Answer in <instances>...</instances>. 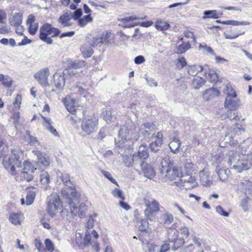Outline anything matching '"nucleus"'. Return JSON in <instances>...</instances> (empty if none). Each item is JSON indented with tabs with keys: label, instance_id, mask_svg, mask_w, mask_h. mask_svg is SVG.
I'll return each instance as SVG.
<instances>
[{
	"label": "nucleus",
	"instance_id": "64",
	"mask_svg": "<svg viewBox=\"0 0 252 252\" xmlns=\"http://www.w3.org/2000/svg\"><path fill=\"white\" fill-rule=\"evenodd\" d=\"M194 249V246L193 244H190L188 246H186L184 247V248L182 249L180 252H192L193 250Z\"/></svg>",
	"mask_w": 252,
	"mask_h": 252
},
{
	"label": "nucleus",
	"instance_id": "15",
	"mask_svg": "<svg viewBox=\"0 0 252 252\" xmlns=\"http://www.w3.org/2000/svg\"><path fill=\"white\" fill-rule=\"evenodd\" d=\"M161 167L160 169L161 173L164 174L172 168L173 166V162L170 160V158L166 157L162 159L161 162Z\"/></svg>",
	"mask_w": 252,
	"mask_h": 252
},
{
	"label": "nucleus",
	"instance_id": "63",
	"mask_svg": "<svg viewBox=\"0 0 252 252\" xmlns=\"http://www.w3.org/2000/svg\"><path fill=\"white\" fill-rule=\"evenodd\" d=\"M67 118L70 122V124L72 125L75 124L79 120V119L75 116V114L68 115L67 116Z\"/></svg>",
	"mask_w": 252,
	"mask_h": 252
},
{
	"label": "nucleus",
	"instance_id": "16",
	"mask_svg": "<svg viewBox=\"0 0 252 252\" xmlns=\"http://www.w3.org/2000/svg\"><path fill=\"white\" fill-rule=\"evenodd\" d=\"M224 104L225 108H228L230 110H235L238 107L237 99L236 97L233 96H226Z\"/></svg>",
	"mask_w": 252,
	"mask_h": 252
},
{
	"label": "nucleus",
	"instance_id": "42",
	"mask_svg": "<svg viewBox=\"0 0 252 252\" xmlns=\"http://www.w3.org/2000/svg\"><path fill=\"white\" fill-rule=\"evenodd\" d=\"M223 93L227 95V96L236 97V94L230 85H226L224 88Z\"/></svg>",
	"mask_w": 252,
	"mask_h": 252
},
{
	"label": "nucleus",
	"instance_id": "28",
	"mask_svg": "<svg viewBox=\"0 0 252 252\" xmlns=\"http://www.w3.org/2000/svg\"><path fill=\"white\" fill-rule=\"evenodd\" d=\"M230 131L228 133V135L231 138L233 136L241 135L245 131V129L240 127H230Z\"/></svg>",
	"mask_w": 252,
	"mask_h": 252
},
{
	"label": "nucleus",
	"instance_id": "56",
	"mask_svg": "<svg viewBox=\"0 0 252 252\" xmlns=\"http://www.w3.org/2000/svg\"><path fill=\"white\" fill-rule=\"evenodd\" d=\"M45 246H46V248L47 249V250L50 252H52L54 251V244L52 243V242L51 241L50 239H46L45 240Z\"/></svg>",
	"mask_w": 252,
	"mask_h": 252
},
{
	"label": "nucleus",
	"instance_id": "46",
	"mask_svg": "<svg viewBox=\"0 0 252 252\" xmlns=\"http://www.w3.org/2000/svg\"><path fill=\"white\" fill-rule=\"evenodd\" d=\"M204 14L205 15L203 17L204 19L206 18L218 19L219 17L217 14V10H215L205 11L204 12Z\"/></svg>",
	"mask_w": 252,
	"mask_h": 252
},
{
	"label": "nucleus",
	"instance_id": "29",
	"mask_svg": "<svg viewBox=\"0 0 252 252\" xmlns=\"http://www.w3.org/2000/svg\"><path fill=\"white\" fill-rule=\"evenodd\" d=\"M179 232L174 228H169L167 231V238L168 241L172 242L178 237Z\"/></svg>",
	"mask_w": 252,
	"mask_h": 252
},
{
	"label": "nucleus",
	"instance_id": "53",
	"mask_svg": "<svg viewBox=\"0 0 252 252\" xmlns=\"http://www.w3.org/2000/svg\"><path fill=\"white\" fill-rule=\"evenodd\" d=\"M9 220L15 225L20 224L19 215L17 214L11 215L9 217Z\"/></svg>",
	"mask_w": 252,
	"mask_h": 252
},
{
	"label": "nucleus",
	"instance_id": "62",
	"mask_svg": "<svg viewBox=\"0 0 252 252\" xmlns=\"http://www.w3.org/2000/svg\"><path fill=\"white\" fill-rule=\"evenodd\" d=\"M155 213L156 212H154V211H153V210H152V209L149 208H147L144 211L145 215L149 219H152V217H153L154 213Z\"/></svg>",
	"mask_w": 252,
	"mask_h": 252
},
{
	"label": "nucleus",
	"instance_id": "23",
	"mask_svg": "<svg viewBox=\"0 0 252 252\" xmlns=\"http://www.w3.org/2000/svg\"><path fill=\"white\" fill-rule=\"evenodd\" d=\"M101 115L103 119L108 124H109L111 122H113L115 121L116 117L114 116H112V113L111 110H106L103 111Z\"/></svg>",
	"mask_w": 252,
	"mask_h": 252
},
{
	"label": "nucleus",
	"instance_id": "40",
	"mask_svg": "<svg viewBox=\"0 0 252 252\" xmlns=\"http://www.w3.org/2000/svg\"><path fill=\"white\" fill-rule=\"evenodd\" d=\"M25 138L29 140V143L32 146H36L39 144L37 138L31 135L29 131L27 130L26 131Z\"/></svg>",
	"mask_w": 252,
	"mask_h": 252
},
{
	"label": "nucleus",
	"instance_id": "48",
	"mask_svg": "<svg viewBox=\"0 0 252 252\" xmlns=\"http://www.w3.org/2000/svg\"><path fill=\"white\" fill-rule=\"evenodd\" d=\"M162 218L164 224H170L173 221V217L172 215L169 213H166L162 215Z\"/></svg>",
	"mask_w": 252,
	"mask_h": 252
},
{
	"label": "nucleus",
	"instance_id": "21",
	"mask_svg": "<svg viewBox=\"0 0 252 252\" xmlns=\"http://www.w3.org/2000/svg\"><path fill=\"white\" fill-rule=\"evenodd\" d=\"M55 85L58 89H62L65 84V79L63 75L55 74L54 75Z\"/></svg>",
	"mask_w": 252,
	"mask_h": 252
},
{
	"label": "nucleus",
	"instance_id": "61",
	"mask_svg": "<svg viewBox=\"0 0 252 252\" xmlns=\"http://www.w3.org/2000/svg\"><path fill=\"white\" fill-rule=\"evenodd\" d=\"M250 198L248 197H245L241 203V206L242 207L244 211H247L248 210V204L249 202Z\"/></svg>",
	"mask_w": 252,
	"mask_h": 252
},
{
	"label": "nucleus",
	"instance_id": "34",
	"mask_svg": "<svg viewBox=\"0 0 252 252\" xmlns=\"http://www.w3.org/2000/svg\"><path fill=\"white\" fill-rule=\"evenodd\" d=\"M138 156L141 159H146L149 157L148 149L146 146L141 145L139 147Z\"/></svg>",
	"mask_w": 252,
	"mask_h": 252
},
{
	"label": "nucleus",
	"instance_id": "38",
	"mask_svg": "<svg viewBox=\"0 0 252 252\" xmlns=\"http://www.w3.org/2000/svg\"><path fill=\"white\" fill-rule=\"evenodd\" d=\"M85 65L86 63L83 61L71 62L69 63V67L74 69L82 68Z\"/></svg>",
	"mask_w": 252,
	"mask_h": 252
},
{
	"label": "nucleus",
	"instance_id": "27",
	"mask_svg": "<svg viewBox=\"0 0 252 252\" xmlns=\"http://www.w3.org/2000/svg\"><path fill=\"white\" fill-rule=\"evenodd\" d=\"M183 39H181L180 42H178V46L177 47V53L178 54H182L185 53L187 50L190 48V45L189 43L188 42L187 43H184L182 41Z\"/></svg>",
	"mask_w": 252,
	"mask_h": 252
},
{
	"label": "nucleus",
	"instance_id": "54",
	"mask_svg": "<svg viewBox=\"0 0 252 252\" xmlns=\"http://www.w3.org/2000/svg\"><path fill=\"white\" fill-rule=\"evenodd\" d=\"M64 184L67 187L69 188L70 189V196L69 197H72V193L73 192L74 193H76L79 196V194L76 191V189H75V186L72 183V182L69 180L66 183H64Z\"/></svg>",
	"mask_w": 252,
	"mask_h": 252
},
{
	"label": "nucleus",
	"instance_id": "25",
	"mask_svg": "<svg viewBox=\"0 0 252 252\" xmlns=\"http://www.w3.org/2000/svg\"><path fill=\"white\" fill-rule=\"evenodd\" d=\"M203 71V67L199 65H193L188 66V73L191 76H196L199 72Z\"/></svg>",
	"mask_w": 252,
	"mask_h": 252
},
{
	"label": "nucleus",
	"instance_id": "50",
	"mask_svg": "<svg viewBox=\"0 0 252 252\" xmlns=\"http://www.w3.org/2000/svg\"><path fill=\"white\" fill-rule=\"evenodd\" d=\"M102 40V44L103 43H111L110 39L113 37V35L111 32H106L99 35Z\"/></svg>",
	"mask_w": 252,
	"mask_h": 252
},
{
	"label": "nucleus",
	"instance_id": "60",
	"mask_svg": "<svg viewBox=\"0 0 252 252\" xmlns=\"http://www.w3.org/2000/svg\"><path fill=\"white\" fill-rule=\"evenodd\" d=\"M216 210L217 212L220 214L221 216H223L226 217L229 216V213L227 212H225L221 206H218L216 208Z\"/></svg>",
	"mask_w": 252,
	"mask_h": 252
},
{
	"label": "nucleus",
	"instance_id": "49",
	"mask_svg": "<svg viewBox=\"0 0 252 252\" xmlns=\"http://www.w3.org/2000/svg\"><path fill=\"white\" fill-rule=\"evenodd\" d=\"M85 126H95L98 124V118L94 116H93L86 120L85 122Z\"/></svg>",
	"mask_w": 252,
	"mask_h": 252
},
{
	"label": "nucleus",
	"instance_id": "4",
	"mask_svg": "<svg viewBox=\"0 0 252 252\" xmlns=\"http://www.w3.org/2000/svg\"><path fill=\"white\" fill-rule=\"evenodd\" d=\"M39 32L40 39L48 44H52L53 40L51 37L58 36L61 33V31L53 27L50 24L45 23L40 28Z\"/></svg>",
	"mask_w": 252,
	"mask_h": 252
},
{
	"label": "nucleus",
	"instance_id": "6",
	"mask_svg": "<svg viewBox=\"0 0 252 252\" xmlns=\"http://www.w3.org/2000/svg\"><path fill=\"white\" fill-rule=\"evenodd\" d=\"M47 199V212L50 217L53 218L62 207V203L57 193L51 194L48 197Z\"/></svg>",
	"mask_w": 252,
	"mask_h": 252
},
{
	"label": "nucleus",
	"instance_id": "36",
	"mask_svg": "<svg viewBox=\"0 0 252 252\" xmlns=\"http://www.w3.org/2000/svg\"><path fill=\"white\" fill-rule=\"evenodd\" d=\"M77 214L80 218H84L86 215V212L87 210V206L83 203L77 204Z\"/></svg>",
	"mask_w": 252,
	"mask_h": 252
},
{
	"label": "nucleus",
	"instance_id": "59",
	"mask_svg": "<svg viewBox=\"0 0 252 252\" xmlns=\"http://www.w3.org/2000/svg\"><path fill=\"white\" fill-rule=\"evenodd\" d=\"M12 80L11 78L8 76H4V79L2 81V84L6 87L9 88L11 86Z\"/></svg>",
	"mask_w": 252,
	"mask_h": 252
},
{
	"label": "nucleus",
	"instance_id": "31",
	"mask_svg": "<svg viewBox=\"0 0 252 252\" xmlns=\"http://www.w3.org/2000/svg\"><path fill=\"white\" fill-rule=\"evenodd\" d=\"M153 138L154 139V141L153 142L155 145L157 146L161 147L163 143V135L160 132H158L157 133L153 134Z\"/></svg>",
	"mask_w": 252,
	"mask_h": 252
},
{
	"label": "nucleus",
	"instance_id": "22",
	"mask_svg": "<svg viewBox=\"0 0 252 252\" xmlns=\"http://www.w3.org/2000/svg\"><path fill=\"white\" fill-rule=\"evenodd\" d=\"M240 186L245 190V193L251 194L252 192V183L249 180L245 179L240 183Z\"/></svg>",
	"mask_w": 252,
	"mask_h": 252
},
{
	"label": "nucleus",
	"instance_id": "8",
	"mask_svg": "<svg viewBox=\"0 0 252 252\" xmlns=\"http://www.w3.org/2000/svg\"><path fill=\"white\" fill-rule=\"evenodd\" d=\"M177 136L176 132L175 133L174 135L171 134L170 136V139L171 141L169 143V147L171 151L174 154L179 152L180 147L181 145V143Z\"/></svg>",
	"mask_w": 252,
	"mask_h": 252
},
{
	"label": "nucleus",
	"instance_id": "37",
	"mask_svg": "<svg viewBox=\"0 0 252 252\" xmlns=\"http://www.w3.org/2000/svg\"><path fill=\"white\" fill-rule=\"evenodd\" d=\"M181 181L183 183V184L189 183L193 181L192 183L193 186H197L198 185V183L196 182L195 177H192L189 175L182 177Z\"/></svg>",
	"mask_w": 252,
	"mask_h": 252
},
{
	"label": "nucleus",
	"instance_id": "32",
	"mask_svg": "<svg viewBox=\"0 0 252 252\" xmlns=\"http://www.w3.org/2000/svg\"><path fill=\"white\" fill-rule=\"evenodd\" d=\"M179 174V170L173 166L171 169H170L169 171L165 173V176L169 179L173 180L175 179L176 177H178Z\"/></svg>",
	"mask_w": 252,
	"mask_h": 252
},
{
	"label": "nucleus",
	"instance_id": "45",
	"mask_svg": "<svg viewBox=\"0 0 252 252\" xmlns=\"http://www.w3.org/2000/svg\"><path fill=\"white\" fill-rule=\"evenodd\" d=\"M22 171H30L33 173L36 168H34L32 164L28 160H25L23 162V168Z\"/></svg>",
	"mask_w": 252,
	"mask_h": 252
},
{
	"label": "nucleus",
	"instance_id": "1",
	"mask_svg": "<svg viewBox=\"0 0 252 252\" xmlns=\"http://www.w3.org/2000/svg\"><path fill=\"white\" fill-rule=\"evenodd\" d=\"M228 163L238 172L250 169L252 166V157L249 155H239L231 152L229 153Z\"/></svg>",
	"mask_w": 252,
	"mask_h": 252
},
{
	"label": "nucleus",
	"instance_id": "41",
	"mask_svg": "<svg viewBox=\"0 0 252 252\" xmlns=\"http://www.w3.org/2000/svg\"><path fill=\"white\" fill-rule=\"evenodd\" d=\"M228 172L229 170L226 169H220L217 171V174L220 180L224 181L228 178Z\"/></svg>",
	"mask_w": 252,
	"mask_h": 252
},
{
	"label": "nucleus",
	"instance_id": "39",
	"mask_svg": "<svg viewBox=\"0 0 252 252\" xmlns=\"http://www.w3.org/2000/svg\"><path fill=\"white\" fill-rule=\"evenodd\" d=\"M139 230L145 232L149 228V222L146 219H142L138 222Z\"/></svg>",
	"mask_w": 252,
	"mask_h": 252
},
{
	"label": "nucleus",
	"instance_id": "11",
	"mask_svg": "<svg viewBox=\"0 0 252 252\" xmlns=\"http://www.w3.org/2000/svg\"><path fill=\"white\" fill-rule=\"evenodd\" d=\"M63 102L67 111L72 115L75 114L76 112V100L70 96H66L63 99Z\"/></svg>",
	"mask_w": 252,
	"mask_h": 252
},
{
	"label": "nucleus",
	"instance_id": "33",
	"mask_svg": "<svg viewBox=\"0 0 252 252\" xmlns=\"http://www.w3.org/2000/svg\"><path fill=\"white\" fill-rule=\"evenodd\" d=\"M206 76L211 82H217L219 80V77L217 72L214 70H210L207 73H205Z\"/></svg>",
	"mask_w": 252,
	"mask_h": 252
},
{
	"label": "nucleus",
	"instance_id": "26",
	"mask_svg": "<svg viewBox=\"0 0 252 252\" xmlns=\"http://www.w3.org/2000/svg\"><path fill=\"white\" fill-rule=\"evenodd\" d=\"M205 82L206 81L203 78L196 76L192 80V85L194 89L198 90L202 86Z\"/></svg>",
	"mask_w": 252,
	"mask_h": 252
},
{
	"label": "nucleus",
	"instance_id": "47",
	"mask_svg": "<svg viewBox=\"0 0 252 252\" xmlns=\"http://www.w3.org/2000/svg\"><path fill=\"white\" fill-rule=\"evenodd\" d=\"M40 182L42 185H48L50 180V178L49 174L47 172H43L40 175Z\"/></svg>",
	"mask_w": 252,
	"mask_h": 252
},
{
	"label": "nucleus",
	"instance_id": "24",
	"mask_svg": "<svg viewBox=\"0 0 252 252\" xmlns=\"http://www.w3.org/2000/svg\"><path fill=\"white\" fill-rule=\"evenodd\" d=\"M101 40L99 35H96L92 37H88L86 43L88 45L94 47L98 45L100 46L102 44V40Z\"/></svg>",
	"mask_w": 252,
	"mask_h": 252
},
{
	"label": "nucleus",
	"instance_id": "10",
	"mask_svg": "<svg viewBox=\"0 0 252 252\" xmlns=\"http://www.w3.org/2000/svg\"><path fill=\"white\" fill-rule=\"evenodd\" d=\"M27 25L29 26V33L32 35H34L38 28V23L35 22V17L30 14L28 16L27 20Z\"/></svg>",
	"mask_w": 252,
	"mask_h": 252
},
{
	"label": "nucleus",
	"instance_id": "12",
	"mask_svg": "<svg viewBox=\"0 0 252 252\" xmlns=\"http://www.w3.org/2000/svg\"><path fill=\"white\" fill-rule=\"evenodd\" d=\"M141 169L145 176L149 179H153L156 175L154 169L145 161H142L141 163Z\"/></svg>",
	"mask_w": 252,
	"mask_h": 252
},
{
	"label": "nucleus",
	"instance_id": "43",
	"mask_svg": "<svg viewBox=\"0 0 252 252\" xmlns=\"http://www.w3.org/2000/svg\"><path fill=\"white\" fill-rule=\"evenodd\" d=\"M172 243L174 244L172 247V250L175 251L184 244L185 241L183 238L178 237L175 241H173Z\"/></svg>",
	"mask_w": 252,
	"mask_h": 252
},
{
	"label": "nucleus",
	"instance_id": "17",
	"mask_svg": "<svg viewBox=\"0 0 252 252\" xmlns=\"http://www.w3.org/2000/svg\"><path fill=\"white\" fill-rule=\"evenodd\" d=\"M220 91L216 88H209L204 91L203 94V98L206 101L212 99L220 95Z\"/></svg>",
	"mask_w": 252,
	"mask_h": 252
},
{
	"label": "nucleus",
	"instance_id": "52",
	"mask_svg": "<svg viewBox=\"0 0 252 252\" xmlns=\"http://www.w3.org/2000/svg\"><path fill=\"white\" fill-rule=\"evenodd\" d=\"M128 127H121L119 130V135L122 139H126L129 133Z\"/></svg>",
	"mask_w": 252,
	"mask_h": 252
},
{
	"label": "nucleus",
	"instance_id": "20",
	"mask_svg": "<svg viewBox=\"0 0 252 252\" xmlns=\"http://www.w3.org/2000/svg\"><path fill=\"white\" fill-rule=\"evenodd\" d=\"M22 14L16 13L13 14L9 19L11 26L18 27L21 25L22 22Z\"/></svg>",
	"mask_w": 252,
	"mask_h": 252
},
{
	"label": "nucleus",
	"instance_id": "3",
	"mask_svg": "<svg viewBox=\"0 0 252 252\" xmlns=\"http://www.w3.org/2000/svg\"><path fill=\"white\" fill-rule=\"evenodd\" d=\"M72 197H69L68 200V205L70 211L67 209L63 208L61 212V215L62 218L65 220L70 221V220L77 216L78 212L77 204L80 202L79 196L76 193L73 192Z\"/></svg>",
	"mask_w": 252,
	"mask_h": 252
},
{
	"label": "nucleus",
	"instance_id": "7",
	"mask_svg": "<svg viewBox=\"0 0 252 252\" xmlns=\"http://www.w3.org/2000/svg\"><path fill=\"white\" fill-rule=\"evenodd\" d=\"M49 74V69L48 68H44L36 73L34 76L42 86L46 87L48 85L47 80Z\"/></svg>",
	"mask_w": 252,
	"mask_h": 252
},
{
	"label": "nucleus",
	"instance_id": "35",
	"mask_svg": "<svg viewBox=\"0 0 252 252\" xmlns=\"http://www.w3.org/2000/svg\"><path fill=\"white\" fill-rule=\"evenodd\" d=\"M88 44L86 43L85 44L83 45L81 48V51L85 58L90 57L94 53V50L92 48H87Z\"/></svg>",
	"mask_w": 252,
	"mask_h": 252
},
{
	"label": "nucleus",
	"instance_id": "5",
	"mask_svg": "<svg viewBox=\"0 0 252 252\" xmlns=\"http://www.w3.org/2000/svg\"><path fill=\"white\" fill-rule=\"evenodd\" d=\"M80 230H77L75 234V243L81 249L88 247L90 244L93 235L94 239L98 237V233L94 230L89 231L87 230L85 234L81 232Z\"/></svg>",
	"mask_w": 252,
	"mask_h": 252
},
{
	"label": "nucleus",
	"instance_id": "30",
	"mask_svg": "<svg viewBox=\"0 0 252 252\" xmlns=\"http://www.w3.org/2000/svg\"><path fill=\"white\" fill-rule=\"evenodd\" d=\"M169 26V24L167 22L161 20H158L155 24L156 28L160 31L167 30Z\"/></svg>",
	"mask_w": 252,
	"mask_h": 252
},
{
	"label": "nucleus",
	"instance_id": "13",
	"mask_svg": "<svg viewBox=\"0 0 252 252\" xmlns=\"http://www.w3.org/2000/svg\"><path fill=\"white\" fill-rule=\"evenodd\" d=\"M144 202L147 208H149L154 212H158L159 210V204L157 201L150 196H145L144 198Z\"/></svg>",
	"mask_w": 252,
	"mask_h": 252
},
{
	"label": "nucleus",
	"instance_id": "18",
	"mask_svg": "<svg viewBox=\"0 0 252 252\" xmlns=\"http://www.w3.org/2000/svg\"><path fill=\"white\" fill-rule=\"evenodd\" d=\"M35 155L37 157L38 163L41 164L44 167H47L49 165L50 160L49 158L46 155L39 151H35Z\"/></svg>",
	"mask_w": 252,
	"mask_h": 252
},
{
	"label": "nucleus",
	"instance_id": "2",
	"mask_svg": "<svg viewBox=\"0 0 252 252\" xmlns=\"http://www.w3.org/2000/svg\"><path fill=\"white\" fill-rule=\"evenodd\" d=\"M12 155L8 158H3L2 164L4 168L12 175H15L16 168L22 167V161L24 159V152L19 149L11 151Z\"/></svg>",
	"mask_w": 252,
	"mask_h": 252
},
{
	"label": "nucleus",
	"instance_id": "19",
	"mask_svg": "<svg viewBox=\"0 0 252 252\" xmlns=\"http://www.w3.org/2000/svg\"><path fill=\"white\" fill-rule=\"evenodd\" d=\"M199 177L200 182L203 186H210L212 184L213 180L208 172L201 171L199 172Z\"/></svg>",
	"mask_w": 252,
	"mask_h": 252
},
{
	"label": "nucleus",
	"instance_id": "51",
	"mask_svg": "<svg viewBox=\"0 0 252 252\" xmlns=\"http://www.w3.org/2000/svg\"><path fill=\"white\" fill-rule=\"evenodd\" d=\"M30 171H21V178L23 180H24L27 182L31 181L33 179V176Z\"/></svg>",
	"mask_w": 252,
	"mask_h": 252
},
{
	"label": "nucleus",
	"instance_id": "14",
	"mask_svg": "<svg viewBox=\"0 0 252 252\" xmlns=\"http://www.w3.org/2000/svg\"><path fill=\"white\" fill-rule=\"evenodd\" d=\"M73 16L71 12H67L61 15L58 19V22L60 23L63 27H69L72 25L71 21Z\"/></svg>",
	"mask_w": 252,
	"mask_h": 252
},
{
	"label": "nucleus",
	"instance_id": "58",
	"mask_svg": "<svg viewBox=\"0 0 252 252\" xmlns=\"http://www.w3.org/2000/svg\"><path fill=\"white\" fill-rule=\"evenodd\" d=\"M112 193L115 197H119L123 200L125 199L124 196L122 194V191L117 188L114 189Z\"/></svg>",
	"mask_w": 252,
	"mask_h": 252
},
{
	"label": "nucleus",
	"instance_id": "44",
	"mask_svg": "<svg viewBox=\"0 0 252 252\" xmlns=\"http://www.w3.org/2000/svg\"><path fill=\"white\" fill-rule=\"evenodd\" d=\"M35 196V192L34 191H29L26 195V205H30L34 201Z\"/></svg>",
	"mask_w": 252,
	"mask_h": 252
},
{
	"label": "nucleus",
	"instance_id": "57",
	"mask_svg": "<svg viewBox=\"0 0 252 252\" xmlns=\"http://www.w3.org/2000/svg\"><path fill=\"white\" fill-rule=\"evenodd\" d=\"M133 162V157L131 156H125L124 159V162L126 166L127 167H131L132 165Z\"/></svg>",
	"mask_w": 252,
	"mask_h": 252
},
{
	"label": "nucleus",
	"instance_id": "9",
	"mask_svg": "<svg viewBox=\"0 0 252 252\" xmlns=\"http://www.w3.org/2000/svg\"><path fill=\"white\" fill-rule=\"evenodd\" d=\"M242 155H249L252 157V139L247 138L239 145Z\"/></svg>",
	"mask_w": 252,
	"mask_h": 252
},
{
	"label": "nucleus",
	"instance_id": "55",
	"mask_svg": "<svg viewBox=\"0 0 252 252\" xmlns=\"http://www.w3.org/2000/svg\"><path fill=\"white\" fill-rule=\"evenodd\" d=\"M101 173L105 176V178H107L109 181L114 184H116L117 186H119L116 181L112 177L110 173L104 170L101 171Z\"/></svg>",
	"mask_w": 252,
	"mask_h": 252
}]
</instances>
